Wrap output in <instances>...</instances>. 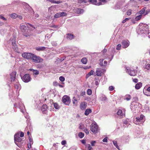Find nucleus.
Listing matches in <instances>:
<instances>
[{
  "label": "nucleus",
  "mask_w": 150,
  "mask_h": 150,
  "mask_svg": "<svg viewBox=\"0 0 150 150\" xmlns=\"http://www.w3.org/2000/svg\"><path fill=\"white\" fill-rule=\"evenodd\" d=\"M87 59L86 58H83L81 59V62L84 64H86L87 62Z\"/></svg>",
  "instance_id": "7c9ffc66"
},
{
  "label": "nucleus",
  "mask_w": 150,
  "mask_h": 150,
  "mask_svg": "<svg viewBox=\"0 0 150 150\" xmlns=\"http://www.w3.org/2000/svg\"><path fill=\"white\" fill-rule=\"evenodd\" d=\"M114 89V87L112 86H110L109 88V89L110 91H112Z\"/></svg>",
  "instance_id": "864d4df0"
},
{
  "label": "nucleus",
  "mask_w": 150,
  "mask_h": 150,
  "mask_svg": "<svg viewBox=\"0 0 150 150\" xmlns=\"http://www.w3.org/2000/svg\"><path fill=\"white\" fill-rule=\"evenodd\" d=\"M78 2L79 3H85L87 2V1H86L85 0H78Z\"/></svg>",
  "instance_id": "79ce46f5"
},
{
  "label": "nucleus",
  "mask_w": 150,
  "mask_h": 150,
  "mask_svg": "<svg viewBox=\"0 0 150 150\" xmlns=\"http://www.w3.org/2000/svg\"><path fill=\"white\" fill-rule=\"evenodd\" d=\"M47 109V105L46 104L43 105L41 108V110L42 112L45 111H46Z\"/></svg>",
  "instance_id": "bb28decb"
},
{
  "label": "nucleus",
  "mask_w": 150,
  "mask_h": 150,
  "mask_svg": "<svg viewBox=\"0 0 150 150\" xmlns=\"http://www.w3.org/2000/svg\"><path fill=\"white\" fill-rule=\"evenodd\" d=\"M105 70L101 68H98L96 71V73L97 76H100L104 72Z\"/></svg>",
  "instance_id": "9b49d317"
},
{
  "label": "nucleus",
  "mask_w": 150,
  "mask_h": 150,
  "mask_svg": "<svg viewBox=\"0 0 150 150\" xmlns=\"http://www.w3.org/2000/svg\"><path fill=\"white\" fill-rule=\"evenodd\" d=\"M19 1H14L12 2V4L14 5H17L19 4Z\"/></svg>",
  "instance_id": "a18cd8bd"
},
{
  "label": "nucleus",
  "mask_w": 150,
  "mask_h": 150,
  "mask_svg": "<svg viewBox=\"0 0 150 150\" xmlns=\"http://www.w3.org/2000/svg\"><path fill=\"white\" fill-rule=\"evenodd\" d=\"M127 14L128 15H130L132 13V10L131 9L128 10L127 12Z\"/></svg>",
  "instance_id": "3c124183"
},
{
  "label": "nucleus",
  "mask_w": 150,
  "mask_h": 150,
  "mask_svg": "<svg viewBox=\"0 0 150 150\" xmlns=\"http://www.w3.org/2000/svg\"><path fill=\"white\" fill-rule=\"evenodd\" d=\"M122 47L123 48L127 47L129 45V42L128 40H123L122 42Z\"/></svg>",
  "instance_id": "9d476101"
},
{
  "label": "nucleus",
  "mask_w": 150,
  "mask_h": 150,
  "mask_svg": "<svg viewBox=\"0 0 150 150\" xmlns=\"http://www.w3.org/2000/svg\"><path fill=\"white\" fill-rule=\"evenodd\" d=\"M94 72V71L93 70H91V71L89 72L88 74H89L91 76L93 74V73Z\"/></svg>",
  "instance_id": "e2e57ef3"
},
{
  "label": "nucleus",
  "mask_w": 150,
  "mask_h": 150,
  "mask_svg": "<svg viewBox=\"0 0 150 150\" xmlns=\"http://www.w3.org/2000/svg\"><path fill=\"white\" fill-rule=\"evenodd\" d=\"M15 38H13L12 40V44L13 46V48H15L16 50L17 49V47L16 46L15 44Z\"/></svg>",
  "instance_id": "412c9836"
},
{
  "label": "nucleus",
  "mask_w": 150,
  "mask_h": 150,
  "mask_svg": "<svg viewBox=\"0 0 150 150\" xmlns=\"http://www.w3.org/2000/svg\"><path fill=\"white\" fill-rule=\"evenodd\" d=\"M103 141L104 142H106L108 141L107 137L105 138L103 140Z\"/></svg>",
  "instance_id": "bf43d9fd"
},
{
  "label": "nucleus",
  "mask_w": 150,
  "mask_h": 150,
  "mask_svg": "<svg viewBox=\"0 0 150 150\" xmlns=\"http://www.w3.org/2000/svg\"><path fill=\"white\" fill-rule=\"evenodd\" d=\"M35 49L38 51H42L45 49V47H38L35 48Z\"/></svg>",
  "instance_id": "a211bd4d"
},
{
  "label": "nucleus",
  "mask_w": 150,
  "mask_h": 150,
  "mask_svg": "<svg viewBox=\"0 0 150 150\" xmlns=\"http://www.w3.org/2000/svg\"><path fill=\"white\" fill-rule=\"evenodd\" d=\"M49 1L50 2H51L52 3H55V4H59L61 3L62 2V1H55V0H49Z\"/></svg>",
  "instance_id": "2f4dec72"
},
{
  "label": "nucleus",
  "mask_w": 150,
  "mask_h": 150,
  "mask_svg": "<svg viewBox=\"0 0 150 150\" xmlns=\"http://www.w3.org/2000/svg\"><path fill=\"white\" fill-rule=\"evenodd\" d=\"M139 1V0H130V1L132 4L137 5Z\"/></svg>",
  "instance_id": "b1692460"
},
{
  "label": "nucleus",
  "mask_w": 150,
  "mask_h": 150,
  "mask_svg": "<svg viewBox=\"0 0 150 150\" xmlns=\"http://www.w3.org/2000/svg\"><path fill=\"white\" fill-rule=\"evenodd\" d=\"M29 139L30 142V143H31V144H33V139H31L30 137H29Z\"/></svg>",
  "instance_id": "052dcab7"
},
{
  "label": "nucleus",
  "mask_w": 150,
  "mask_h": 150,
  "mask_svg": "<svg viewBox=\"0 0 150 150\" xmlns=\"http://www.w3.org/2000/svg\"><path fill=\"white\" fill-rule=\"evenodd\" d=\"M0 18L3 19L4 20L6 21V18L4 17L2 15H0Z\"/></svg>",
  "instance_id": "13d9d810"
},
{
  "label": "nucleus",
  "mask_w": 150,
  "mask_h": 150,
  "mask_svg": "<svg viewBox=\"0 0 150 150\" xmlns=\"http://www.w3.org/2000/svg\"><path fill=\"white\" fill-rule=\"evenodd\" d=\"M59 80L63 82L65 80V78L64 77L62 76H61L59 77Z\"/></svg>",
  "instance_id": "49530a36"
},
{
  "label": "nucleus",
  "mask_w": 150,
  "mask_h": 150,
  "mask_svg": "<svg viewBox=\"0 0 150 150\" xmlns=\"http://www.w3.org/2000/svg\"><path fill=\"white\" fill-rule=\"evenodd\" d=\"M31 59L33 60L34 62L37 63L42 62L43 60L42 59L33 54Z\"/></svg>",
  "instance_id": "7ed1b4c3"
},
{
  "label": "nucleus",
  "mask_w": 150,
  "mask_h": 150,
  "mask_svg": "<svg viewBox=\"0 0 150 150\" xmlns=\"http://www.w3.org/2000/svg\"><path fill=\"white\" fill-rule=\"evenodd\" d=\"M28 27L24 25L23 24H21L20 25V29L22 32H23V35L24 36L27 37L29 36L30 34L29 33Z\"/></svg>",
  "instance_id": "f03ea898"
},
{
  "label": "nucleus",
  "mask_w": 150,
  "mask_h": 150,
  "mask_svg": "<svg viewBox=\"0 0 150 150\" xmlns=\"http://www.w3.org/2000/svg\"><path fill=\"white\" fill-rule=\"evenodd\" d=\"M135 15L136 17L135 18L134 20L136 21H139L142 18V15H140L139 14H138L137 13Z\"/></svg>",
  "instance_id": "6ab92c4d"
},
{
  "label": "nucleus",
  "mask_w": 150,
  "mask_h": 150,
  "mask_svg": "<svg viewBox=\"0 0 150 150\" xmlns=\"http://www.w3.org/2000/svg\"><path fill=\"white\" fill-rule=\"evenodd\" d=\"M129 18H126L124 20L122 21V23H125L127 21H128L129 20Z\"/></svg>",
  "instance_id": "5fc2aeb1"
},
{
  "label": "nucleus",
  "mask_w": 150,
  "mask_h": 150,
  "mask_svg": "<svg viewBox=\"0 0 150 150\" xmlns=\"http://www.w3.org/2000/svg\"><path fill=\"white\" fill-rule=\"evenodd\" d=\"M67 38L70 40H72L73 38V35L71 34H68L67 36Z\"/></svg>",
  "instance_id": "72a5a7b5"
},
{
  "label": "nucleus",
  "mask_w": 150,
  "mask_h": 150,
  "mask_svg": "<svg viewBox=\"0 0 150 150\" xmlns=\"http://www.w3.org/2000/svg\"><path fill=\"white\" fill-rule=\"evenodd\" d=\"M121 45L120 44H119L117 46V47H116V49L117 50H119L121 49Z\"/></svg>",
  "instance_id": "8fccbe9b"
},
{
  "label": "nucleus",
  "mask_w": 150,
  "mask_h": 150,
  "mask_svg": "<svg viewBox=\"0 0 150 150\" xmlns=\"http://www.w3.org/2000/svg\"><path fill=\"white\" fill-rule=\"evenodd\" d=\"M52 45L54 46H56L57 45V43L56 42L54 41H53L52 42Z\"/></svg>",
  "instance_id": "6e6d98bb"
},
{
  "label": "nucleus",
  "mask_w": 150,
  "mask_h": 150,
  "mask_svg": "<svg viewBox=\"0 0 150 150\" xmlns=\"http://www.w3.org/2000/svg\"><path fill=\"white\" fill-rule=\"evenodd\" d=\"M142 86V84L141 82H139L136 84L135 86V88L137 89H139Z\"/></svg>",
  "instance_id": "aec40b11"
},
{
  "label": "nucleus",
  "mask_w": 150,
  "mask_h": 150,
  "mask_svg": "<svg viewBox=\"0 0 150 150\" xmlns=\"http://www.w3.org/2000/svg\"><path fill=\"white\" fill-rule=\"evenodd\" d=\"M145 10V8H143L141 10H140L137 13L138 14H139L140 15H142V14L144 13Z\"/></svg>",
  "instance_id": "c85d7f7f"
},
{
  "label": "nucleus",
  "mask_w": 150,
  "mask_h": 150,
  "mask_svg": "<svg viewBox=\"0 0 150 150\" xmlns=\"http://www.w3.org/2000/svg\"><path fill=\"white\" fill-rule=\"evenodd\" d=\"M79 128L80 129H83L84 128V125L82 123H80L79 125Z\"/></svg>",
  "instance_id": "de8ad7c7"
},
{
  "label": "nucleus",
  "mask_w": 150,
  "mask_h": 150,
  "mask_svg": "<svg viewBox=\"0 0 150 150\" xmlns=\"http://www.w3.org/2000/svg\"><path fill=\"white\" fill-rule=\"evenodd\" d=\"M61 17L60 13H56L54 16V18H57Z\"/></svg>",
  "instance_id": "4c0bfd02"
},
{
  "label": "nucleus",
  "mask_w": 150,
  "mask_h": 150,
  "mask_svg": "<svg viewBox=\"0 0 150 150\" xmlns=\"http://www.w3.org/2000/svg\"><path fill=\"white\" fill-rule=\"evenodd\" d=\"M60 15L61 17L62 16H65L67 15V13L66 12H60Z\"/></svg>",
  "instance_id": "58836bf2"
},
{
  "label": "nucleus",
  "mask_w": 150,
  "mask_h": 150,
  "mask_svg": "<svg viewBox=\"0 0 150 150\" xmlns=\"http://www.w3.org/2000/svg\"><path fill=\"white\" fill-rule=\"evenodd\" d=\"M54 106L56 109H57L59 108V106L57 103H53Z\"/></svg>",
  "instance_id": "e433bc0d"
},
{
  "label": "nucleus",
  "mask_w": 150,
  "mask_h": 150,
  "mask_svg": "<svg viewBox=\"0 0 150 150\" xmlns=\"http://www.w3.org/2000/svg\"><path fill=\"white\" fill-rule=\"evenodd\" d=\"M84 131L87 134H88L89 133L88 130L86 129H85Z\"/></svg>",
  "instance_id": "680f3d73"
},
{
  "label": "nucleus",
  "mask_w": 150,
  "mask_h": 150,
  "mask_svg": "<svg viewBox=\"0 0 150 150\" xmlns=\"http://www.w3.org/2000/svg\"><path fill=\"white\" fill-rule=\"evenodd\" d=\"M87 103L84 101L81 102L80 105V108L81 110H85L86 107Z\"/></svg>",
  "instance_id": "f8f14e48"
},
{
  "label": "nucleus",
  "mask_w": 150,
  "mask_h": 150,
  "mask_svg": "<svg viewBox=\"0 0 150 150\" xmlns=\"http://www.w3.org/2000/svg\"><path fill=\"white\" fill-rule=\"evenodd\" d=\"M73 99H74V100H73V104L74 105H75L76 106V105L77 104V103L76 102H77V99L74 97H73Z\"/></svg>",
  "instance_id": "f704fd0d"
},
{
  "label": "nucleus",
  "mask_w": 150,
  "mask_h": 150,
  "mask_svg": "<svg viewBox=\"0 0 150 150\" xmlns=\"http://www.w3.org/2000/svg\"><path fill=\"white\" fill-rule=\"evenodd\" d=\"M21 79L23 81L25 82H28L30 81L31 79L29 74H26L22 77Z\"/></svg>",
  "instance_id": "6e6552de"
},
{
  "label": "nucleus",
  "mask_w": 150,
  "mask_h": 150,
  "mask_svg": "<svg viewBox=\"0 0 150 150\" xmlns=\"http://www.w3.org/2000/svg\"><path fill=\"white\" fill-rule=\"evenodd\" d=\"M81 142L82 144H85L86 143V142L85 140H82L81 141Z\"/></svg>",
  "instance_id": "338daca9"
},
{
  "label": "nucleus",
  "mask_w": 150,
  "mask_h": 150,
  "mask_svg": "<svg viewBox=\"0 0 150 150\" xmlns=\"http://www.w3.org/2000/svg\"><path fill=\"white\" fill-rule=\"evenodd\" d=\"M133 81L135 83H137L138 81V80L137 79H134L133 80Z\"/></svg>",
  "instance_id": "0e129e2a"
},
{
  "label": "nucleus",
  "mask_w": 150,
  "mask_h": 150,
  "mask_svg": "<svg viewBox=\"0 0 150 150\" xmlns=\"http://www.w3.org/2000/svg\"><path fill=\"white\" fill-rule=\"evenodd\" d=\"M96 143V142L95 141H93L91 142V144L92 146H94L95 144Z\"/></svg>",
  "instance_id": "603ef678"
},
{
  "label": "nucleus",
  "mask_w": 150,
  "mask_h": 150,
  "mask_svg": "<svg viewBox=\"0 0 150 150\" xmlns=\"http://www.w3.org/2000/svg\"><path fill=\"white\" fill-rule=\"evenodd\" d=\"M62 101L65 105H69L71 102L70 97L67 96H64L62 98Z\"/></svg>",
  "instance_id": "20e7f679"
},
{
  "label": "nucleus",
  "mask_w": 150,
  "mask_h": 150,
  "mask_svg": "<svg viewBox=\"0 0 150 150\" xmlns=\"http://www.w3.org/2000/svg\"><path fill=\"white\" fill-rule=\"evenodd\" d=\"M15 88H16L17 89H18L19 88V86L20 84L18 83V82H16V84H15Z\"/></svg>",
  "instance_id": "09e8293b"
},
{
  "label": "nucleus",
  "mask_w": 150,
  "mask_h": 150,
  "mask_svg": "<svg viewBox=\"0 0 150 150\" xmlns=\"http://www.w3.org/2000/svg\"><path fill=\"white\" fill-rule=\"evenodd\" d=\"M20 137H23L24 136V134L23 132H21L20 133Z\"/></svg>",
  "instance_id": "69168bd1"
},
{
  "label": "nucleus",
  "mask_w": 150,
  "mask_h": 150,
  "mask_svg": "<svg viewBox=\"0 0 150 150\" xmlns=\"http://www.w3.org/2000/svg\"><path fill=\"white\" fill-rule=\"evenodd\" d=\"M145 68L148 70L150 69V64H147L145 65Z\"/></svg>",
  "instance_id": "ea45409f"
},
{
  "label": "nucleus",
  "mask_w": 150,
  "mask_h": 150,
  "mask_svg": "<svg viewBox=\"0 0 150 150\" xmlns=\"http://www.w3.org/2000/svg\"><path fill=\"white\" fill-rule=\"evenodd\" d=\"M104 59H100V64L101 66H106L107 64V62L106 61H104L103 62Z\"/></svg>",
  "instance_id": "f3484780"
},
{
  "label": "nucleus",
  "mask_w": 150,
  "mask_h": 150,
  "mask_svg": "<svg viewBox=\"0 0 150 150\" xmlns=\"http://www.w3.org/2000/svg\"><path fill=\"white\" fill-rule=\"evenodd\" d=\"M79 137L81 138H83L84 136V134L83 133L80 132L78 134Z\"/></svg>",
  "instance_id": "c9c22d12"
},
{
  "label": "nucleus",
  "mask_w": 150,
  "mask_h": 150,
  "mask_svg": "<svg viewBox=\"0 0 150 150\" xmlns=\"http://www.w3.org/2000/svg\"><path fill=\"white\" fill-rule=\"evenodd\" d=\"M127 71L131 76H134L137 74V72L131 69H129L128 67L126 68Z\"/></svg>",
  "instance_id": "1a4fd4ad"
},
{
  "label": "nucleus",
  "mask_w": 150,
  "mask_h": 150,
  "mask_svg": "<svg viewBox=\"0 0 150 150\" xmlns=\"http://www.w3.org/2000/svg\"><path fill=\"white\" fill-rule=\"evenodd\" d=\"M33 54L31 53L24 52L22 54V56L24 58L30 59H31Z\"/></svg>",
  "instance_id": "0eeeda50"
},
{
  "label": "nucleus",
  "mask_w": 150,
  "mask_h": 150,
  "mask_svg": "<svg viewBox=\"0 0 150 150\" xmlns=\"http://www.w3.org/2000/svg\"><path fill=\"white\" fill-rule=\"evenodd\" d=\"M86 147L87 148L88 150H91L92 147L91 146L90 144H87L86 145Z\"/></svg>",
  "instance_id": "c03bdc74"
},
{
  "label": "nucleus",
  "mask_w": 150,
  "mask_h": 150,
  "mask_svg": "<svg viewBox=\"0 0 150 150\" xmlns=\"http://www.w3.org/2000/svg\"><path fill=\"white\" fill-rule=\"evenodd\" d=\"M92 112L91 110L90 109H87L86 110L85 112V115H88L89 113Z\"/></svg>",
  "instance_id": "393cba45"
},
{
  "label": "nucleus",
  "mask_w": 150,
  "mask_h": 150,
  "mask_svg": "<svg viewBox=\"0 0 150 150\" xmlns=\"http://www.w3.org/2000/svg\"><path fill=\"white\" fill-rule=\"evenodd\" d=\"M61 144L62 145H64L66 144V142L65 140H63L62 141Z\"/></svg>",
  "instance_id": "4d7b16f0"
},
{
  "label": "nucleus",
  "mask_w": 150,
  "mask_h": 150,
  "mask_svg": "<svg viewBox=\"0 0 150 150\" xmlns=\"http://www.w3.org/2000/svg\"><path fill=\"white\" fill-rule=\"evenodd\" d=\"M92 91L91 89H88L87 91V93L88 95H90L92 94Z\"/></svg>",
  "instance_id": "37998d69"
},
{
  "label": "nucleus",
  "mask_w": 150,
  "mask_h": 150,
  "mask_svg": "<svg viewBox=\"0 0 150 150\" xmlns=\"http://www.w3.org/2000/svg\"><path fill=\"white\" fill-rule=\"evenodd\" d=\"M100 99L102 101H106L107 100V98L104 95H102L100 97Z\"/></svg>",
  "instance_id": "4be33fe9"
},
{
  "label": "nucleus",
  "mask_w": 150,
  "mask_h": 150,
  "mask_svg": "<svg viewBox=\"0 0 150 150\" xmlns=\"http://www.w3.org/2000/svg\"><path fill=\"white\" fill-rule=\"evenodd\" d=\"M16 72L15 71H13L10 74L11 81H14L16 79Z\"/></svg>",
  "instance_id": "2eb2a0df"
},
{
  "label": "nucleus",
  "mask_w": 150,
  "mask_h": 150,
  "mask_svg": "<svg viewBox=\"0 0 150 150\" xmlns=\"http://www.w3.org/2000/svg\"><path fill=\"white\" fill-rule=\"evenodd\" d=\"M145 120V117L142 114L134 118V122L136 125H140L143 123Z\"/></svg>",
  "instance_id": "f257e3e1"
},
{
  "label": "nucleus",
  "mask_w": 150,
  "mask_h": 150,
  "mask_svg": "<svg viewBox=\"0 0 150 150\" xmlns=\"http://www.w3.org/2000/svg\"><path fill=\"white\" fill-rule=\"evenodd\" d=\"M31 143H30L28 144V149H30L31 148Z\"/></svg>",
  "instance_id": "774afa93"
},
{
  "label": "nucleus",
  "mask_w": 150,
  "mask_h": 150,
  "mask_svg": "<svg viewBox=\"0 0 150 150\" xmlns=\"http://www.w3.org/2000/svg\"><path fill=\"white\" fill-rule=\"evenodd\" d=\"M112 142L113 143L114 145L119 150H120L119 147L118 146L117 142V141H115V140L113 141H112Z\"/></svg>",
  "instance_id": "473e14b6"
},
{
  "label": "nucleus",
  "mask_w": 150,
  "mask_h": 150,
  "mask_svg": "<svg viewBox=\"0 0 150 150\" xmlns=\"http://www.w3.org/2000/svg\"><path fill=\"white\" fill-rule=\"evenodd\" d=\"M98 127V126L96 124L92 123L90 126V130L93 133H96L97 132Z\"/></svg>",
  "instance_id": "39448f33"
},
{
  "label": "nucleus",
  "mask_w": 150,
  "mask_h": 150,
  "mask_svg": "<svg viewBox=\"0 0 150 150\" xmlns=\"http://www.w3.org/2000/svg\"><path fill=\"white\" fill-rule=\"evenodd\" d=\"M74 11L78 14H81L83 13L84 11L83 9L76 8L74 9Z\"/></svg>",
  "instance_id": "4468645a"
},
{
  "label": "nucleus",
  "mask_w": 150,
  "mask_h": 150,
  "mask_svg": "<svg viewBox=\"0 0 150 150\" xmlns=\"http://www.w3.org/2000/svg\"><path fill=\"white\" fill-rule=\"evenodd\" d=\"M117 114L121 116H123L125 115V113H123L121 110H119L117 112Z\"/></svg>",
  "instance_id": "5701e85b"
},
{
  "label": "nucleus",
  "mask_w": 150,
  "mask_h": 150,
  "mask_svg": "<svg viewBox=\"0 0 150 150\" xmlns=\"http://www.w3.org/2000/svg\"><path fill=\"white\" fill-rule=\"evenodd\" d=\"M30 71H33V74L35 75H37L39 74V71L37 70H34L33 69H30Z\"/></svg>",
  "instance_id": "a878e982"
},
{
  "label": "nucleus",
  "mask_w": 150,
  "mask_h": 150,
  "mask_svg": "<svg viewBox=\"0 0 150 150\" xmlns=\"http://www.w3.org/2000/svg\"><path fill=\"white\" fill-rule=\"evenodd\" d=\"M148 91V92H150V87H149L146 89V90L144 89L143 90V93H144L147 96H148L149 94L146 93V91Z\"/></svg>",
  "instance_id": "cd10ccee"
},
{
  "label": "nucleus",
  "mask_w": 150,
  "mask_h": 150,
  "mask_svg": "<svg viewBox=\"0 0 150 150\" xmlns=\"http://www.w3.org/2000/svg\"><path fill=\"white\" fill-rule=\"evenodd\" d=\"M10 16L13 18H16L17 16V15L16 13H14L11 14Z\"/></svg>",
  "instance_id": "a19ab883"
},
{
  "label": "nucleus",
  "mask_w": 150,
  "mask_h": 150,
  "mask_svg": "<svg viewBox=\"0 0 150 150\" xmlns=\"http://www.w3.org/2000/svg\"><path fill=\"white\" fill-rule=\"evenodd\" d=\"M14 137L15 142H20L22 140V139L19 137V134L18 133L14 135Z\"/></svg>",
  "instance_id": "ddd939ff"
},
{
  "label": "nucleus",
  "mask_w": 150,
  "mask_h": 150,
  "mask_svg": "<svg viewBox=\"0 0 150 150\" xmlns=\"http://www.w3.org/2000/svg\"><path fill=\"white\" fill-rule=\"evenodd\" d=\"M139 29L140 33H145V32H146L148 30V27L147 25H143L139 26Z\"/></svg>",
  "instance_id": "423d86ee"
},
{
  "label": "nucleus",
  "mask_w": 150,
  "mask_h": 150,
  "mask_svg": "<svg viewBox=\"0 0 150 150\" xmlns=\"http://www.w3.org/2000/svg\"><path fill=\"white\" fill-rule=\"evenodd\" d=\"M131 97L129 95H127L125 96V100L129 101L131 99Z\"/></svg>",
  "instance_id": "c756f323"
},
{
  "label": "nucleus",
  "mask_w": 150,
  "mask_h": 150,
  "mask_svg": "<svg viewBox=\"0 0 150 150\" xmlns=\"http://www.w3.org/2000/svg\"><path fill=\"white\" fill-rule=\"evenodd\" d=\"M90 2L93 4L99 6L102 5V3L101 2H97L96 0H91Z\"/></svg>",
  "instance_id": "dca6fc26"
}]
</instances>
